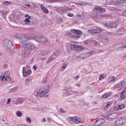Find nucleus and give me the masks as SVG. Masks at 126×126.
Returning <instances> with one entry per match:
<instances>
[{"label":"nucleus","mask_w":126,"mask_h":126,"mask_svg":"<svg viewBox=\"0 0 126 126\" xmlns=\"http://www.w3.org/2000/svg\"><path fill=\"white\" fill-rule=\"evenodd\" d=\"M21 47L24 48V51H23L22 55L25 56V57H28L32 51L36 50V45L32 42L25 43Z\"/></svg>","instance_id":"1"},{"label":"nucleus","mask_w":126,"mask_h":126,"mask_svg":"<svg viewBox=\"0 0 126 126\" xmlns=\"http://www.w3.org/2000/svg\"><path fill=\"white\" fill-rule=\"evenodd\" d=\"M48 89L42 88L40 89L38 91L34 92V96L37 99H41V98H47L48 97V93H49V91L50 88L52 87L51 85L47 86Z\"/></svg>","instance_id":"2"},{"label":"nucleus","mask_w":126,"mask_h":126,"mask_svg":"<svg viewBox=\"0 0 126 126\" xmlns=\"http://www.w3.org/2000/svg\"><path fill=\"white\" fill-rule=\"evenodd\" d=\"M30 36L28 37L23 33H18L14 35V38L16 40H19L21 45V44L23 45L24 43L28 41L30 39H33L31 36V34Z\"/></svg>","instance_id":"3"},{"label":"nucleus","mask_w":126,"mask_h":126,"mask_svg":"<svg viewBox=\"0 0 126 126\" xmlns=\"http://www.w3.org/2000/svg\"><path fill=\"white\" fill-rule=\"evenodd\" d=\"M69 35L71 37V38H74V39H79L82 35V32L75 29H71L69 32Z\"/></svg>","instance_id":"4"},{"label":"nucleus","mask_w":126,"mask_h":126,"mask_svg":"<svg viewBox=\"0 0 126 126\" xmlns=\"http://www.w3.org/2000/svg\"><path fill=\"white\" fill-rule=\"evenodd\" d=\"M31 36L32 39H34L35 41L38 43H46L48 41V38L44 35L38 36L35 35L32 33L31 34Z\"/></svg>","instance_id":"5"},{"label":"nucleus","mask_w":126,"mask_h":126,"mask_svg":"<svg viewBox=\"0 0 126 126\" xmlns=\"http://www.w3.org/2000/svg\"><path fill=\"white\" fill-rule=\"evenodd\" d=\"M126 123V117L122 116L119 117L115 121V124L116 126H122Z\"/></svg>","instance_id":"6"},{"label":"nucleus","mask_w":126,"mask_h":126,"mask_svg":"<svg viewBox=\"0 0 126 126\" xmlns=\"http://www.w3.org/2000/svg\"><path fill=\"white\" fill-rule=\"evenodd\" d=\"M3 45L4 48L7 49L8 50H11V49H13L14 46H13V43L7 39H5L4 41Z\"/></svg>","instance_id":"7"},{"label":"nucleus","mask_w":126,"mask_h":126,"mask_svg":"<svg viewBox=\"0 0 126 126\" xmlns=\"http://www.w3.org/2000/svg\"><path fill=\"white\" fill-rule=\"evenodd\" d=\"M9 72L6 71L3 74H2L0 77V80L2 81H11V78L9 76Z\"/></svg>","instance_id":"8"},{"label":"nucleus","mask_w":126,"mask_h":126,"mask_svg":"<svg viewBox=\"0 0 126 126\" xmlns=\"http://www.w3.org/2000/svg\"><path fill=\"white\" fill-rule=\"evenodd\" d=\"M68 122L70 124H72V123H75V124H80V123H81V119L80 118L77 117H70L68 120Z\"/></svg>","instance_id":"9"},{"label":"nucleus","mask_w":126,"mask_h":126,"mask_svg":"<svg viewBox=\"0 0 126 126\" xmlns=\"http://www.w3.org/2000/svg\"><path fill=\"white\" fill-rule=\"evenodd\" d=\"M71 49L73 51H77L78 52H80L81 51H83V49H84V46L76 44H73L71 46Z\"/></svg>","instance_id":"10"},{"label":"nucleus","mask_w":126,"mask_h":126,"mask_svg":"<svg viewBox=\"0 0 126 126\" xmlns=\"http://www.w3.org/2000/svg\"><path fill=\"white\" fill-rule=\"evenodd\" d=\"M22 72L24 77H26L32 73V71L31 69H27V66H24L23 67Z\"/></svg>","instance_id":"11"},{"label":"nucleus","mask_w":126,"mask_h":126,"mask_svg":"<svg viewBox=\"0 0 126 126\" xmlns=\"http://www.w3.org/2000/svg\"><path fill=\"white\" fill-rule=\"evenodd\" d=\"M20 4L21 6H22L23 7H32L31 2H29L26 0H21L20 2Z\"/></svg>","instance_id":"12"},{"label":"nucleus","mask_w":126,"mask_h":126,"mask_svg":"<svg viewBox=\"0 0 126 126\" xmlns=\"http://www.w3.org/2000/svg\"><path fill=\"white\" fill-rule=\"evenodd\" d=\"M11 102H13L14 104H15L16 106L18 104H23L24 99L21 97H18V98H13L11 99Z\"/></svg>","instance_id":"13"},{"label":"nucleus","mask_w":126,"mask_h":126,"mask_svg":"<svg viewBox=\"0 0 126 126\" xmlns=\"http://www.w3.org/2000/svg\"><path fill=\"white\" fill-rule=\"evenodd\" d=\"M60 54V51L59 50H57L55 52H54L52 55L49 58V62H53V61H55L56 59H58V57H59V54Z\"/></svg>","instance_id":"14"},{"label":"nucleus","mask_w":126,"mask_h":126,"mask_svg":"<svg viewBox=\"0 0 126 126\" xmlns=\"http://www.w3.org/2000/svg\"><path fill=\"white\" fill-rule=\"evenodd\" d=\"M105 27H110L111 28H117L118 27V24L116 22H107L104 24Z\"/></svg>","instance_id":"15"},{"label":"nucleus","mask_w":126,"mask_h":126,"mask_svg":"<svg viewBox=\"0 0 126 126\" xmlns=\"http://www.w3.org/2000/svg\"><path fill=\"white\" fill-rule=\"evenodd\" d=\"M117 117H118V114L112 113L108 116H105V119L107 121H112L113 120H115V119H117Z\"/></svg>","instance_id":"16"},{"label":"nucleus","mask_w":126,"mask_h":126,"mask_svg":"<svg viewBox=\"0 0 126 126\" xmlns=\"http://www.w3.org/2000/svg\"><path fill=\"white\" fill-rule=\"evenodd\" d=\"M57 11L60 13L63 14V13H65V12H67V11H68V8L60 7L57 8Z\"/></svg>","instance_id":"17"},{"label":"nucleus","mask_w":126,"mask_h":126,"mask_svg":"<svg viewBox=\"0 0 126 126\" xmlns=\"http://www.w3.org/2000/svg\"><path fill=\"white\" fill-rule=\"evenodd\" d=\"M105 122V119L104 118H101L96 120L94 123V126H100L101 124H104Z\"/></svg>","instance_id":"18"},{"label":"nucleus","mask_w":126,"mask_h":126,"mask_svg":"<svg viewBox=\"0 0 126 126\" xmlns=\"http://www.w3.org/2000/svg\"><path fill=\"white\" fill-rule=\"evenodd\" d=\"M125 33L126 30L123 28H120L117 30V35H124Z\"/></svg>","instance_id":"19"},{"label":"nucleus","mask_w":126,"mask_h":126,"mask_svg":"<svg viewBox=\"0 0 126 126\" xmlns=\"http://www.w3.org/2000/svg\"><path fill=\"white\" fill-rule=\"evenodd\" d=\"M92 34H100L102 32V30L100 28L91 30Z\"/></svg>","instance_id":"20"},{"label":"nucleus","mask_w":126,"mask_h":126,"mask_svg":"<svg viewBox=\"0 0 126 126\" xmlns=\"http://www.w3.org/2000/svg\"><path fill=\"white\" fill-rule=\"evenodd\" d=\"M91 56V54L90 53H87L83 54H81L79 55V58L80 59H87V58H89Z\"/></svg>","instance_id":"21"},{"label":"nucleus","mask_w":126,"mask_h":126,"mask_svg":"<svg viewBox=\"0 0 126 126\" xmlns=\"http://www.w3.org/2000/svg\"><path fill=\"white\" fill-rule=\"evenodd\" d=\"M94 43H95V40L91 39L84 41L85 45H94Z\"/></svg>","instance_id":"22"},{"label":"nucleus","mask_w":126,"mask_h":126,"mask_svg":"<svg viewBox=\"0 0 126 126\" xmlns=\"http://www.w3.org/2000/svg\"><path fill=\"white\" fill-rule=\"evenodd\" d=\"M31 81H32V77L31 76L28 77L25 79V85H26V86H27V85H29V84L30 83V82H31Z\"/></svg>","instance_id":"23"},{"label":"nucleus","mask_w":126,"mask_h":126,"mask_svg":"<svg viewBox=\"0 0 126 126\" xmlns=\"http://www.w3.org/2000/svg\"><path fill=\"white\" fill-rule=\"evenodd\" d=\"M40 6L43 12H44V13H46V14H48V13H49V10L45 7V6H44V5L41 4L40 5Z\"/></svg>","instance_id":"24"},{"label":"nucleus","mask_w":126,"mask_h":126,"mask_svg":"<svg viewBox=\"0 0 126 126\" xmlns=\"http://www.w3.org/2000/svg\"><path fill=\"white\" fill-rule=\"evenodd\" d=\"M125 108V106L123 104H120L117 107H114L115 111H120V110H123Z\"/></svg>","instance_id":"25"},{"label":"nucleus","mask_w":126,"mask_h":126,"mask_svg":"<svg viewBox=\"0 0 126 126\" xmlns=\"http://www.w3.org/2000/svg\"><path fill=\"white\" fill-rule=\"evenodd\" d=\"M100 41H102L103 43H108L109 42V39L108 37L103 35L100 38Z\"/></svg>","instance_id":"26"},{"label":"nucleus","mask_w":126,"mask_h":126,"mask_svg":"<svg viewBox=\"0 0 126 126\" xmlns=\"http://www.w3.org/2000/svg\"><path fill=\"white\" fill-rule=\"evenodd\" d=\"M94 9H95V10H98V11H99V12H103V13H104L105 11V8H101L100 6L95 7L94 8Z\"/></svg>","instance_id":"27"},{"label":"nucleus","mask_w":126,"mask_h":126,"mask_svg":"<svg viewBox=\"0 0 126 126\" xmlns=\"http://www.w3.org/2000/svg\"><path fill=\"white\" fill-rule=\"evenodd\" d=\"M125 93H126V90H124L120 93V99L123 100V99H126V96H125Z\"/></svg>","instance_id":"28"},{"label":"nucleus","mask_w":126,"mask_h":126,"mask_svg":"<svg viewBox=\"0 0 126 126\" xmlns=\"http://www.w3.org/2000/svg\"><path fill=\"white\" fill-rule=\"evenodd\" d=\"M1 4L3 6H8V5H10V4H11V1H3L2 2Z\"/></svg>","instance_id":"29"},{"label":"nucleus","mask_w":126,"mask_h":126,"mask_svg":"<svg viewBox=\"0 0 126 126\" xmlns=\"http://www.w3.org/2000/svg\"><path fill=\"white\" fill-rule=\"evenodd\" d=\"M66 93L67 95H72L73 92L72 91V89L71 88H68L66 90Z\"/></svg>","instance_id":"30"},{"label":"nucleus","mask_w":126,"mask_h":126,"mask_svg":"<svg viewBox=\"0 0 126 126\" xmlns=\"http://www.w3.org/2000/svg\"><path fill=\"white\" fill-rule=\"evenodd\" d=\"M112 94H113V92H109L108 94H105L103 95L102 98L103 99H105L106 98H109V97H110V96H111Z\"/></svg>","instance_id":"31"},{"label":"nucleus","mask_w":126,"mask_h":126,"mask_svg":"<svg viewBox=\"0 0 126 126\" xmlns=\"http://www.w3.org/2000/svg\"><path fill=\"white\" fill-rule=\"evenodd\" d=\"M125 83L123 81H121L120 82H119L118 84H116L115 87L114 88H120V87H122V86H123V85H124V84Z\"/></svg>","instance_id":"32"},{"label":"nucleus","mask_w":126,"mask_h":126,"mask_svg":"<svg viewBox=\"0 0 126 126\" xmlns=\"http://www.w3.org/2000/svg\"><path fill=\"white\" fill-rule=\"evenodd\" d=\"M108 81L110 83H112L115 82V81H117V80L115 78V77L111 76L108 79Z\"/></svg>","instance_id":"33"},{"label":"nucleus","mask_w":126,"mask_h":126,"mask_svg":"<svg viewBox=\"0 0 126 126\" xmlns=\"http://www.w3.org/2000/svg\"><path fill=\"white\" fill-rule=\"evenodd\" d=\"M124 3H126V0H120L116 2L117 5H121V4H124Z\"/></svg>","instance_id":"34"},{"label":"nucleus","mask_w":126,"mask_h":126,"mask_svg":"<svg viewBox=\"0 0 126 126\" xmlns=\"http://www.w3.org/2000/svg\"><path fill=\"white\" fill-rule=\"evenodd\" d=\"M17 91V89H16V87H14L11 89H10V90L9 91V93L10 94H13V93H15V92H16V91Z\"/></svg>","instance_id":"35"},{"label":"nucleus","mask_w":126,"mask_h":126,"mask_svg":"<svg viewBox=\"0 0 126 126\" xmlns=\"http://www.w3.org/2000/svg\"><path fill=\"white\" fill-rule=\"evenodd\" d=\"M29 19H31V17L29 16L28 18H26L25 20H24V22L26 23V24H30L31 21L29 20Z\"/></svg>","instance_id":"36"},{"label":"nucleus","mask_w":126,"mask_h":126,"mask_svg":"<svg viewBox=\"0 0 126 126\" xmlns=\"http://www.w3.org/2000/svg\"><path fill=\"white\" fill-rule=\"evenodd\" d=\"M49 54V50H45L41 52V56L46 57Z\"/></svg>","instance_id":"37"},{"label":"nucleus","mask_w":126,"mask_h":126,"mask_svg":"<svg viewBox=\"0 0 126 126\" xmlns=\"http://www.w3.org/2000/svg\"><path fill=\"white\" fill-rule=\"evenodd\" d=\"M106 77V74L104 73L101 74L99 76V80H102V79H104Z\"/></svg>","instance_id":"38"},{"label":"nucleus","mask_w":126,"mask_h":126,"mask_svg":"<svg viewBox=\"0 0 126 126\" xmlns=\"http://www.w3.org/2000/svg\"><path fill=\"white\" fill-rule=\"evenodd\" d=\"M111 105H112V102H109L108 103H107L105 107H104V110L106 111V110H107V109H108V108H109V107H110Z\"/></svg>","instance_id":"39"},{"label":"nucleus","mask_w":126,"mask_h":126,"mask_svg":"<svg viewBox=\"0 0 126 126\" xmlns=\"http://www.w3.org/2000/svg\"><path fill=\"white\" fill-rule=\"evenodd\" d=\"M16 115L19 118H21L22 117V112L21 111H17Z\"/></svg>","instance_id":"40"},{"label":"nucleus","mask_w":126,"mask_h":126,"mask_svg":"<svg viewBox=\"0 0 126 126\" xmlns=\"http://www.w3.org/2000/svg\"><path fill=\"white\" fill-rule=\"evenodd\" d=\"M67 64H66V63H65L63 64V67H61V70H62V71H63V70L65 69V68L66 67V66H67Z\"/></svg>","instance_id":"41"},{"label":"nucleus","mask_w":126,"mask_h":126,"mask_svg":"<svg viewBox=\"0 0 126 126\" xmlns=\"http://www.w3.org/2000/svg\"><path fill=\"white\" fill-rule=\"evenodd\" d=\"M97 13H96L95 12H93L92 13V15H91V17H92V18H94V17H96V16H97Z\"/></svg>","instance_id":"42"},{"label":"nucleus","mask_w":126,"mask_h":126,"mask_svg":"<svg viewBox=\"0 0 126 126\" xmlns=\"http://www.w3.org/2000/svg\"><path fill=\"white\" fill-rule=\"evenodd\" d=\"M26 121L27 123H29V124H31L32 123V121L31 120V118H30V117H28L26 119Z\"/></svg>","instance_id":"43"},{"label":"nucleus","mask_w":126,"mask_h":126,"mask_svg":"<svg viewBox=\"0 0 126 126\" xmlns=\"http://www.w3.org/2000/svg\"><path fill=\"white\" fill-rule=\"evenodd\" d=\"M77 18H78V19H82V15L77 14Z\"/></svg>","instance_id":"44"},{"label":"nucleus","mask_w":126,"mask_h":126,"mask_svg":"<svg viewBox=\"0 0 126 126\" xmlns=\"http://www.w3.org/2000/svg\"><path fill=\"white\" fill-rule=\"evenodd\" d=\"M67 15L69 17H73L74 16V14L72 13H69L67 14Z\"/></svg>","instance_id":"45"},{"label":"nucleus","mask_w":126,"mask_h":126,"mask_svg":"<svg viewBox=\"0 0 126 126\" xmlns=\"http://www.w3.org/2000/svg\"><path fill=\"white\" fill-rule=\"evenodd\" d=\"M108 9L111 10V11H114V10H115V8L114 7H108Z\"/></svg>","instance_id":"46"},{"label":"nucleus","mask_w":126,"mask_h":126,"mask_svg":"<svg viewBox=\"0 0 126 126\" xmlns=\"http://www.w3.org/2000/svg\"><path fill=\"white\" fill-rule=\"evenodd\" d=\"M32 68L33 70H36V69L38 68V65H37L36 64L34 65L32 67Z\"/></svg>","instance_id":"47"},{"label":"nucleus","mask_w":126,"mask_h":126,"mask_svg":"<svg viewBox=\"0 0 126 126\" xmlns=\"http://www.w3.org/2000/svg\"><path fill=\"white\" fill-rule=\"evenodd\" d=\"M3 67L4 69H6V68H7V67H8V66L7 65V64H4L3 65Z\"/></svg>","instance_id":"48"},{"label":"nucleus","mask_w":126,"mask_h":126,"mask_svg":"<svg viewBox=\"0 0 126 126\" xmlns=\"http://www.w3.org/2000/svg\"><path fill=\"white\" fill-rule=\"evenodd\" d=\"M79 5H82L83 6H84V5H86V3L85 2H81L79 3Z\"/></svg>","instance_id":"49"},{"label":"nucleus","mask_w":126,"mask_h":126,"mask_svg":"<svg viewBox=\"0 0 126 126\" xmlns=\"http://www.w3.org/2000/svg\"><path fill=\"white\" fill-rule=\"evenodd\" d=\"M58 1H61V0H51V2H57Z\"/></svg>","instance_id":"50"},{"label":"nucleus","mask_w":126,"mask_h":126,"mask_svg":"<svg viewBox=\"0 0 126 126\" xmlns=\"http://www.w3.org/2000/svg\"><path fill=\"white\" fill-rule=\"evenodd\" d=\"M102 17H105V18H107L108 17V15L107 14H104L102 15Z\"/></svg>","instance_id":"51"},{"label":"nucleus","mask_w":126,"mask_h":126,"mask_svg":"<svg viewBox=\"0 0 126 126\" xmlns=\"http://www.w3.org/2000/svg\"><path fill=\"white\" fill-rule=\"evenodd\" d=\"M94 46H98L99 45V43L94 40Z\"/></svg>","instance_id":"52"},{"label":"nucleus","mask_w":126,"mask_h":126,"mask_svg":"<svg viewBox=\"0 0 126 126\" xmlns=\"http://www.w3.org/2000/svg\"><path fill=\"white\" fill-rule=\"evenodd\" d=\"M75 86H77V87H80V86H81V84L77 83V84L75 85Z\"/></svg>","instance_id":"53"},{"label":"nucleus","mask_w":126,"mask_h":126,"mask_svg":"<svg viewBox=\"0 0 126 126\" xmlns=\"http://www.w3.org/2000/svg\"><path fill=\"white\" fill-rule=\"evenodd\" d=\"M11 102V100H10V98H9L7 99V105H8L9 104V102Z\"/></svg>","instance_id":"54"},{"label":"nucleus","mask_w":126,"mask_h":126,"mask_svg":"<svg viewBox=\"0 0 126 126\" xmlns=\"http://www.w3.org/2000/svg\"><path fill=\"white\" fill-rule=\"evenodd\" d=\"M63 19H62V18H61V19H60L59 20V21H58V23H62V22H63Z\"/></svg>","instance_id":"55"},{"label":"nucleus","mask_w":126,"mask_h":126,"mask_svg":"<svg viewBox=\"0 0 126 126\" xmlns=\"http://www.w3.org/2000/svg\"><path fill=\"white\" fill-rule=\"evenodd\" d=\"M61 112H62V113H64V114L66 113L65 111L62 108H61Z\"/></svg>","instance_id":"56"},{"label":"nucleus","mask_w":126,"mask_h":126,"mask_svg":"<svg viewBox=\"0 0 126 126\" xmlns=\"http://www.w3.org/2000/svg\"><path fill=\"white\" fill-rule=\"evenodd\" d=\"M41 121L43 122V123H45V122H46V118H43L42 119H41Z\"/></svg>","instance_id":"57"},{"label":"nucleus","mask_w":126,"mask_h":126,"mask_svg":"<svg viewBox=\"0 0 126 126\" xmlns=\"http://www.w3.org/2000/svg\"><path fill=\"white\" fill-rule=\"evenodd\" d=\"M78 78H79V76H76L75 77V79H78Z\"/></svg>","instance_id":"58"},{"label":"nucleus","mask_w":126,"mask_h":126,"mask_svg":"<svg viewBox=\"0 0 126 126\" xmlns=\"http://www.w3.org/2000/svg\"><path fill=\"white\" fill-rule=\"evenodd\" d=\"M43 83H47V79H45L43 80Z\"/></svg>","instance_id":"59"},{"label":"nucleus","mask_w":126,"mask_h":126,"mask_svg":"<svg viewBox=\"0 0 126 126\" xmlns=\"http://www.w3.org/2000/svg\"><path fill=\"white\" fill-rule=\"evenodd\" d=\"M29 16H29V15H28V14H26V15H25V17H29Z\"/></svg>","instance_id":"60"},{"label":"nucleus","mask_w":126,"mask_h":126,"mask_svg":"<svg viewBox=\"0 0 126 126\" xmlns=\"http://www.w3.org/2000/svg\"><path fill=\"white\" fill-rule=\"evenodd\" d=\"M114 3V1H111L110 2V3H111V4H112V3Z\"/></svg>","instance_id":"61"},{"label":"nucleus","mask_w":126,"mask_h":126,"mask_svg":"<svg viewBox=\"0 0 126 126\" xmlns=\"http://www.w3.org/2000/svg\"><path fill=\"white\" fill-rule=\"evenodd\" d=\"M1 12L2 14V15H3V14H4V12H3V11H1Z\"/></svg>","instance_id":"62"},{"label":"nucleus","mask_w":126,"mask_h":126,"mask_svg":"<svg viewBox=\"0 0 126 126\" xmlns=\"http://www.w3.org/2000/svg\"><path fill=\"white\" fill-rule=\"evenodd\" d=\"M124 59H126V54L124 56Z\"/></svg>","instance_id":"63"},{"label":"nucleus","mask_w":126,"mask_h":126,"mask_svg":"<svg viewBox=\"0 0 126 126\" xmlns=\"http://www.w3.org/2000/svg\"><path fill=\"white\" fill-rule=\"evenodd\" d=\"M1 56V53H0V57Z\"/></svg>","instance_id":"64"}]
</instances>
